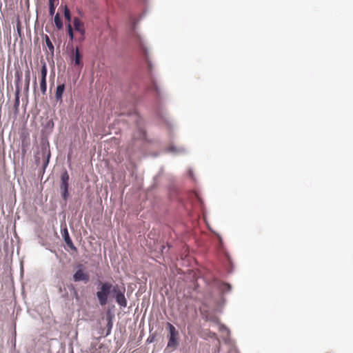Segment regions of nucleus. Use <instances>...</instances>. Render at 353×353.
<instances>
[{"label": "nucleus", "instance_id": "1", "mask_svg": "<svg viewBox=\"0 0 353 353\" xmlns=\"http://www.w3.org/2000/svg\"><path fill=\"white\" fill-rule=\"evenodd\" d=\"M145 15V12H143L139 19H135L132 15L130 16L129 23L130 27V34L133 39V41L137 43L139 48L140 52L142 54L143 58L147 64L148 70L150 72L151 83L150 85L148 86V89L155 92V93L158 95H161V90L159 87L157 85V81L153 77L152 74V64L149 59V52L148 49L146 46L145 42L141 35L137 31L136 26L139 21L141 19V18Z\"/></svg>", "mask_w": 353, "mask_h": 353}, {"label": "nucleus", "instance_id": "33", "mask_svg": "<svg viewBox=\"0 0 353 353\" xmlns=\"http://www.w3.org/2000/svg\"><path fill=\"white\" fill-rule=\"evenodd\" d=\"M166 249V246L165 245H161V252L162 253V254H164V250Z\"/></svg>", "mask_w": 353, "mask_h": 353}, {"label": "nucleus", "instance_id": "19", "mask_svg": "<svg viewBox=\"0 0 353 353\" xmlns=\"http://www.w3.org/2000/svg\"><path fill=\"white\" fill-rule=\"evenodd\" d=\"M25 82H26V89L28 90L30 82V71L28 68L25 72Z\"/></svg>", "mask_w": 353, "mask_h": 353}, {"label": "nucleus", "instance_id": "6", "mask_svg": "<svg viewBox=\"0 0 353 353\" xmlns=\"http://www.w3.org/2000/svg\"><path fill=\"white\" fill-rule=\"evenodd\" d=\"M216 235L217 236L218 241H219L218 249L222 255L224 265H225V268L228 269V272H231L232 268V259H231L229 253L226 250H225L223 248V240H222L221 236L219 234H216Z\"/></svg>", "mask_w": 353, "mask_h": 353}, {"label": "nucleus", "instance_id": "5", "mask_svg": "<svg viewBox=\"0 0 353 353\" xmlns=\"http://www.w3.org/2000/svg\"><path fill=\"white\" fill-rule=\"evenodd\" d=\"M69 174L67 170H65L61 174L59 188L61 197L65 202L68 201L69 197Z\"/></svg>", "mask_w": 353, "mask_h": 353}, {"label": "nucleus", "instance_id": "2", "mask_svg": "<svg viewBox=\"0 0 353 353\" xmlns=\"http://www.w3.org/2000/svg\"><path fill=\"white\" fill-rule=\"evenodd\" d=\"M99 290L96 292V296L101 306L105 305L108 302L109 296L112 294L113 285L110 282H99Z\"/></svg>", "mask_w": 353, "mask_h": 353}, {"label": "nucleus", "instance_id": "7", "mask_svg": "<svg viewBox=\"0 0 353 353\" xmlns=\"http://www.w3.org/2000/svg\"><path fill=\"white\" fill-rule=\"evenodd\" d=\"M167 327L169 330V340L167 344V348H175L177 345L178 331L175 328V327L170 323H167Z\"/></svg>", "mask_w": 353, "mask_h": 353}, {"label": "nucleus", "instance_id": "24", "mask_svg": "<svg viewBox=\"0 0 353 353\" xmlns=\"http://www.w3.org/2000/svg\"><path fill=\"white\" fill-rule=\"evenodd\" d=\"M16 30H17V34L19 37H21L22 32H21V22L19 20H17V24H16Z\"/></svg>", "mask_w": 353, "mask_h": 353}, {"label": "nucleus", "instance_id": "20", "mask_svg": "<svg viewBox=\"0 0 353 353\" xmlns=\"http://www.w3.org/2000/svg\"><path fill=\"white\" fill-rule=\"evenodd\" d=\"M19 93H20V88H17L16 89V91H15V99H14V108L16 109L18 108V107L19 106Z\"/></svg>", "mask_w": 353, "mask_h": 353}, {"label": "nucleus", "instance_id": "13", "mask_svg": "<svg viewBox=\"0 0 353 353\" xmlns=\"http://www.w3.org/2000/svg\"><path fill=\"white\" fill-rule=\"evenodd\" d=\"M65 88V86L63 83L59 84L57 86L55 91V99L57 101H61Z\"/></svg>", "mask_w": 353, "mask_h": 353}, {"label": "nucleus", "instance_id": "21", "mask_svg": "<svg viewBox=\"0 0 353 353\" xmlns=\"http://www.w3.org/2000/svg\"><path fill=\"white\" fill-rule=\"evenodd\" d=\"M63 15H64L65 20H67L70 23L72 17H71L70 11L67 6H65V7H64Z\"/></svg>", "mask_w": 353, "mask_h": 353}, {"label": "nucleus", "instance_id": "22", "mask_svg": "<svg viewBox=\"0 0 353 353\" xmlns=\"http://www.w3.org/2000/svg\"><path fill=\"white\" fill-rule=\"evenodd\" d=\"M54 2L55 0H49V14L50 16H53L55 12Z\"/></svg>", "mask_w": 353, "mask_h": 353}, {"label": "nucleus", "instance_id": "15", "mask_svg": "<svg viewBox=\"0 0 353 353\" xmlns=\"http://www.w3.org/2000/svg\"><path fill=\"white\" fill-rule=\"evenodd\" d=\"M43 38L45 40V42L46 43L48 48L51 52L52 56H53L54 48V46L52 43L49 37L47 34H43Z\"/></svg>", "mask_w": 353, "mask_h": 353}, {"label": "nucleus", "instance_id": "31", "mask_svg": "<svg viewBox=\"0 0 353 353\" xmlns=\"http://www.w3.org/2000/svg\"><path fill=\"white\" fill-rule=\"evenodd\" d=\"M192 194H193L194 197H195L197 199L198 201H199L201 203L202 202L200 196H199V194L196 192H192Z\"/></svg>", "mask_w": 353, "mask_h": 353}, {"label": "nucleus", "instance_id": "37", "mask_svg": "<svg viewBox=\"0 0 353 353\" xmlns=\"http://www.w3.org/2000/svg\"><path fill=\"white\" fill-rule=\"evenodd\" d=\"M79 41H82L83 40H81V37H79Z\"/></svg>", "mask_w": 353, "mask_h": 353}, {"label": "nucleus", "instance_id": "4", "mask_svg": "<svg viewBox=\"0 0 353 353\" xmlns=\"http://www.w3.org/2000/svg\"><path fill=\"white\" fill-rule=\"evenodd\" d=\"M125 292V287H120L118 285H114L112 296L120 307H126L128 305Z\"/></svg>", "mask_w": 353, "mask_h": 353}, {"label": "nucleus", "instance_id": "30", "mask_svg": "<svg viewBox=\"0 0 353 353\" xmlns=\"http://www.w3.org/2000/svg\"><path fill=\"white\" fill-rule=\"evenodd\" d=\"M154 336H150L147 340H146V343H152L154 342Z\"/></svg>", "mask_w": 353, "mask_h": 353}, {"label": "nucleus", "instance_id": "35", "mask_svg": "<svg viewBox=\"0 0 353 353\" xmlns=\"http://www.w3.org/2000/svg\"><path fill=\"white\" fill-rule=\"evenodd\" d=\"M34 88H36V86H37V79H36V78L34 79Z\"/></svg>", "mask_w": 353, "mask_h": 353}, {"label": "nucleus", "instance_id": "3", "mask_svg": "<svg viewBox=\"0 0 353 353\" xmlns=\"http://www.w3.org/2000/svg\"><path fill=\"white\" fill-rule=\"evenodd\" d=\"M128 115H129L132 118V120L135 122L137 128V131L133 134V140H143L149 141V140L147 139L146 132L142 126V119L139 114L136 111H132L128 112Z\"/></svg>", "mask_w": 353, "mask_h": 353}, {"label": "nucleus", "instance_id": "32", "mask_svg": "<svg viewBox=\"0 0 353 353\" xmlns=\"http://www.w3.org/2000/svg\"><path fill=\"white\" fill-rule=\"evenodd\" d=\"M158 115L159 117H161L165 122H168L166 119V118L164 117V115L163 114V113H161V112H158Z\"/></svg>", "mask_w": 353, "mask_h": 353}, {"label": "nucleus", "instance_id": "8", "mask_svg": "<svg viewBox=\"0 0 353 353\" xmlns=\"http://www.w3.org/2000/svg\"><path fill=\"white\" fill-rule=\"evenodd\" d=\"M72 279L75 282L83 281L86 283L89 281L90 277L87 273L83 272L82 270L79 269L73 274Z\"/></svg>", "mask_w": 353, "mask_h": 353}, {"label": "nucleus", "instance_id": "18", "mask_svg": "<svg viewBox=\"0 0 353 353\" xmlns=\"http://www.w3.org/2000/svg\"><path fill=\"white\" fill-rule=\"evenodd\" d=\"M14 78H15V81H14L15 85H16V89H17V88H19V85L21 81L22 72L20 70H17L14 74Z\"/></svg>", "mask_w": 353, "mask_h": 353}, {"label": "nucleus", "instance_id": "16", "mask_svg": "<svg viewBox=\"0 0 353 353\" xmlns=\"http://www.w3.org/2000/svg\"><path fill=\"white\" fill-rule=\"evenodd\" d=\"M41 79H46L48 68L45 61H41Z\"/></svg>", "mask_w": 353, "mask_h": 353}, {"label": "nucleus", "instance_id": "38", "mask_svg": "<svg viewBox=\"0 0 353 353\" xmlns=\"http://www.w3.org/2000/svg\"><path fill=\"white\" fill-rule=\"evenodd\" d=\"M167 246H168V249H169V248H170L169 244H167Z\"/></svg>", "mask_w": 353, "mask_h": 353}, {"label": "nucleus", "instance_id": "27", "mask_svg": "<svg viewBox=\"0 0 353 353\" xmlns=\"http://www.w3.org/2000/svg\"><path fill=\"white\" fill-rule=\"evenodd\" d=\"M112 328V322L111 319H110L107 323L106 335H109L110 334Z\"/></svg>", "mask_w": 353, "mask_h": 353}, {"label": "nucleus", "instance_id": "25", "mask_svg": "<svg viewBox=\"0 0 353 353\" xmlns=\"http://www.w3.org/2000/svg\"><path fill=\"white\" fill-rule=\"evenodd\" d=\"M67 29H68V36H69L70 39L72 41L74 39V37L73 30H72L70 23H68V25L67 26Z\"/></svg>", "mask_w": 353, "mask_h": 353}, {"label": "nucleus", "instance_id": "23", "mask_svg": "<svg viewBox=\"0 0 353 353\" xmlns=\"http://www.w3.org/2000/svg\"><path fill=\"white\" fill-rule=\"evenodd\" d=\"M40 89L43 94H45L47 90L46 79H41L40 81Z\"/></svg>", "mask_w": 353, "mask_h": 353}, {"label": "nucleus", "instance_id": "14", "mask_svg": "<svg viewBox=\"0 0 353 353\" xmlns=\"http://www.w3.org/2000/svg\"><path fill=\"white\" fill-rule=\"evenodd\" d=\"M166 152L172 153L174 155H177L184 154L185 152V149L182 147L177 148L174 145H171L166 149Z\"/></svg>", "mask_w": 353, "mask_h": 353}, {"label": "nucleus", "instance_id": "36", "mask_svg": "<svg viewBox=\"0 0 353 353\" xmlns=\"http://www.w3.org/2000/svg\"><path fill=\"white\" fill-rule=\"evenodd\" d=\"M23 154H25V153H26V150H25V149H24V150H23Z\"/></svg>", "mask_w": 353, "mask_h": 353}, {"label": "nucleus", "instance_id": "17", "mask_svg": "<svg viewBox=\"0 0 353 353\" xmlns=\"http://www.w3.org/2000/svg\"><path fill=\"white\" fill-rule=\"evenodd\" d=\"M54 22L55 26L57 29H59V30L62 29L63 23H62V20H61L59 13L56 14V15L54 16Z\"/></svg>", "mask_w": 353, "mask_h": 353}, {"label": "nucleus", "instance_id": "9", "mask_svg": "<svg viewBox=\"0 0 353 353\" xmlns=\"http://www.w3.org/2000/svg\"><path fill=\"white\" fill-rule=\"evenodd\" d=\"M62 236L63 239V241H65V244L72 250L77 251V248L74 246V245L72 243V241L70 236L68 230L67 228H65L62 230Z\"/></svg>", "mask_w": 353, "mask_h": 353}, {"label": "nucleus", "instance_id": "10", "mask_svg": "<svg viewBox=\"0 0 353 353\" xmlns=\"http://www.w3.org/2000/svg\"><path fill=\"white\" fill-rule=\"evenodd\" d=\"M73 26L74 29L81 34V40H84L85 30L83 28V23L79 18L74 17L73 19Z\"/></svg>", "mask_w": 353, "mask_h": 353}, {"label": "nucleus", "instance_id": "11", "mask_svg": "<svg viewBox=\"0 0 353 353\" xmlns=\"http://www.w3.org/2000/svg\"><path fill=\"white\" fill-rule=\"evenodd\" d=\"M72 59L74 61V64L76 65H78V66L82 65V64H81L82 55H81L78 47H76L75 49L73 50Z\"/></svg>", "mask_w": 353, "mask_h": 353}, {"label": "nucleus", "instance_id": "34", "mask_svg": "<svg viewBox=\"0 0 353 353\" xmlns=\"http://www.w3.org/2000/svg\"><path fill=\"white\" fill-rule=\"evenodd\" d=\"M225 302V299L224 298L221 299V303L224 304Z\"/></svg>", "mask_w": 353, "mask_h": 353}, {"label": "nucleus", "instance_id": "12", "mask_svg": "<svg viewBox=\"0 0 353 353\" xmlns=\"http://www.w3.org/2000/svg\"><path fill=\"white\" fill-rule=\"evenodd\" d=\"M216 287L221 291V294L230 292L232 290V285L228 283L217 281Z\"/></svg>", "mask_w": 353, "mask_h": 353}, {"label": "nucleus", "instance_id": "28", "mask_svg": "<svg viewBox=\"0 0 353 353\" xmlns=\"http://www.w3.org/2000/svg\"><path fill=\"white\" fill-rule=\"evenodd\" d=\"M219 330L222 332H226L228 334H230V330L225 325H220Z\"/></svg>", "mask_w": 353, "mask_h": 353}, {"label": "nucleus", "instance_id": "29", "mask_svg": "<svg viewBox=\"0 0 353 353\" xmlns=\"http://www.w3.org/2000/svg\"><path fill=\"white\" fill-rule=\"evenodd\" d=\"M188 175L190 178H191L192 179H194V173H193V170L190 168L188 171Z\"/></svg>", "mask_w": 353, "mask_h": 353}, {"label": "nucleus", "instance_id": "26", "mask_svg": "<svg viewBox=\"0 0 353 353\" xmlns=\"http://www.w3.org/2000/svg\"><path fill=\"white\" fill-rule=\"evenodd\" d=\"M50 157V152H48V154L46 156V160L43 163V170H45L46 168V167L48 166V165L49 163Z\"/></svg>", "mask_w": 353, "mask_h": 353}]
</instances>
